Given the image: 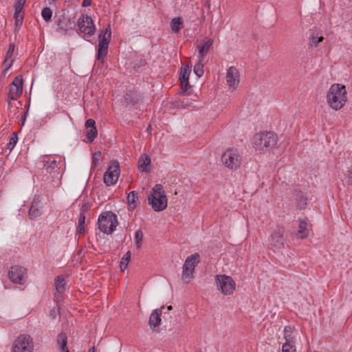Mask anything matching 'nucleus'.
Instances as JSON below:
<instances>
[{
    "instance_id": "obj_41",
    "label": "nucleus",
    "mask_w": 352,
    "mask_h": 352,
    "mask_svg": "<svg viewBox=\"0 0 352 352\" xmlns=\"http://www.w3.org/2000/svg\"><path fill=\"white\" fill-rule=\"evenodd\" d=\"M91 206V205L89 201L85 202L82 204V206H81L80 213H82L83 214H85V212H87L90 209Z\"/></svg>"
},
{
    "instance_id": "obj_45",
    "label": "nucleus",
    "mask_w": 352,
    "mask_h": 352,
    "mask_svg": "<svg viewBox=\"0 0 352 352\" xmlns=\"http://www.w3.org/2000/svg\"><path fill=\"white\" fill-rule=\"evenodd\" d=\"M56 165V160H52V162H46L45 163V167L46 168V169H49L50 168H53L54 167V166Z\"/></svg>"
},
{
    "instance_id": "obj_16",
    "label": "nucleus",
    "mask_w": 352,
    "mask_h": 352,
    "mask_svg": "<svg viewBox=\"0 0 352 352\" xmlns=\"http://www.w3.org/2000/svg\"><path fill=\"white\" fill-rule=\"evenodd\" d=\"M299 225L297 232V236L300 239H305L308 236L311 230V226L307 218L299 219Z\"/></svg>"
},
{
    "instance_id": "obj_22",
    "label": "nucleus",
    "mask_w": 352,
    "mask_h": 352,
    "mask_svg": "<svg viewBox=\"0 0 352 352\" xmlns=\"http://www.w3.org/2000/svg\"><path fill=\"white\" fill-rule=\"evenodd\" d=\"M138 169L140 171L148 173L151 170V159L149 156L144 153L141 155L138 160Z\"/></svg>"
},
{
    "instance_id": "obj_39",
    "label": "nucleus",
    "mask_w": 352,
    "mask_h": 352,
    "mask_svg": "<svg viewBox=\"0 0 352 352\" xmlns=\"http://www.w3.org/2000/svg\"><path fill=\"white\" fill-rule=\"evenodd\" d=\"M344 175L346 183L348 184L352 185V164L347 168Z\"/></svg>"
},
{
    "instance_id": "obj_5",
    "label": "nucleus",
    "mask_w": 352,
    "mask_h": 352,
    "mask_svg": "<svg viewBox=\"0 0 352 352\" xmlns=\"http://www.w3.org/2000/svg\"><path fill=\"white\" fill-rule=\"evenodd\" d=\"M200 262V255L198 253H195L188 256L182 267V278L186 283L194 278V271L196 265Z\"/></svg>"
},
{
    "instance_id": "obj_46",
    "label": "nucleus",
    "mask_w": 352,
    "mask_h": 352,
    "mask_svg": "<svg viewBox=\"0 0 352 352\" xmlns=\"http://www.w3.org/2000/svg\"><path fill=\"white\" fill-rule=\"evenodd\" d=\"M128 200V204H129V207L131 208H135V199H127Z\"/></svg>"
},
{
    "instance_id": "obj_50",
    "label": "nucleus",
    "mask_w": 352,
    "mask_h": 352,
    "mask_svg": "<svg viewBox=\"0 0 352 352\" xmlns=\"http://www.w3.org/2000/svg\"><path fill=\"white\" fill-rule=\"evenodd\" d=\"M88 352H95L94 346L91 347V348L88 351Z\"/></svg>"
},
{
    "instance_id": "obj_23",
    "label": "nucleus",
    "mask_w": 352,
    "mask_h": 352,
    "mask_svg": "<svg viewBox=\"0 0 352 352\" xmlns=\"http://www.w3.org/2000/svg\"><path fill=\"white\" fill-rule=\"evenodd\" d=\"M142 99L141 96L137 91H129L124 96V100L127 104H135Z\"/></svg>"
},
{
    "instance_id": "obj_17",
    "label": "nucleus",
    "mask_w": 352,
    "mask_h": 352,
    "mask_svg": "<svg viewBox=\"0 0 352 352\" xmlns=\"http://www.w3.org/2000/svg\"><path fill=\"white\" fill-rule=\"evenodd\" d=\"M43 208L41 199H33L29 210V216L31 219H35L42 214Z\"/></svg>"
},
{
    "instance_id": "obj_15",
    "label": "nucleus",
    "mask_w": 352,
    "mask_h": 352,
    "mask_svg": "<svg viewBox=\"0 0 352 352\" xmlns=\"http://www.w3.org/2000/svg\"><path fill=\"white\" fill-rule=\"evenodd\" d=\"M226 82L230 88L235 89L239 83V73L236 68L230 67L226 73Z\"/></svg>"
},
{
    "instance_id": "obj_13",
    "label": "nucleus",
    "mask_w": 352,
    "mask_h": 352,
    "mask_svg": "<svg viewBox=\"0 0 352 352\" xmlns=\"http://www.w3.org/2000/svg\"><path fill=\"white\" fill-rule=\"evenodd\" d=\"M214 40L209 37H205L196 41V47L198 51V58L204 59L208 52L212 47Z\"/></svg>"
},
{
    "instance_id": "obj_48",
    "label": "nucleus",
    "mask_w": 352,
    "mask_h": 352,
    "mask_svg": "<svg viewBox=\"0 0 352 352\" xmlns=\"http://www.w3.org/2000/svg\"><path fill=\"white\" fill-rule=\"evenodd\" d=\"M91 0H83L82 6L87 7L91 5Z\"/></svg>"
},
{
    "instance_id": "obj_7",
    "label": "nucleus",
    "mask_w": 352,
    "mask_h": 352,
    "mask_svg": "<svg viewBox=\"0 0 352 352\" xmlns=\"http://www.w3.org/2000/svg\"><path fill=\"white\" fill-rule=\"evenodd\" d=\"M33 341L31 337L26 334L19 336L13 342L12 352H32Z\"/></svg>"
},
{
    "instance_id": "obj_53",
    "label": "nucleus",
    "mask_w": 352,
    "mask_h": 352,
    "mask_svg": "<svg viewBox=\"0 0 352 352\" xmlns=\"http://www.w3.org/2000/svg\"><path fill=\"white\" fill-rule=\"evenodd\" d=\"M64 352H69V349H66L65 351H63Z\"/></svg>"
},
{
    "instance_id": "obj_4",
    "label": "nucleus",
    "mask_w": 352,
    "mask_h": 352,
    "mask_svg": "<svg viewBox=\"0 0 352 352\" xmlns=\"http://www.w3.org/2000/svg\"><path fill=\"white\" fill-rule=\"evenodd\" d=\"M221 160L228 169L236 170L241 166L242 157L237 149L230 148L223 153Z\"/></svg>"
},
{
    "instance_id": "obj_18",
    "label": "nucleus",
    "mask_w": 352,
    "mask_h": 352,
    "mask_svg": "<svg viewBox=\"0 0 352 352\" xmlns=\"http://www.w3.org/2000/svg\"><path fill=\"white\" fill-rule=\"evenodd\" d=\"M26 0H16V3L14 4V17L15 19V23L16 25H21L23 19V6L25 3Z\"/></svg>"
},
{
    "instance_id": "obj_11",
    "label": "nucleus",
    "mask_w": 352,
    "mask_h": 352,
    "mask_svg": "<svg viewBox=\"0 0 352 352\" xmlns=\"http://www.w3.org/2000/svg\"><path fill=\"white\" fill-rule=\"evenodd\" d=\"M284 228L277 226L272 232L269 239V247L274 251L282 248L284 245Z\"/></svg>"
},
{
    "instance_id": "obj_52",
    "label": "nucleus",
    "mask_w": 352,
    "mask_h": 352,
    "mask_svg": "<svg viewBox=\"0 0 352 352\" xmlns=\"http://www.w3.org/2000/svg\"><path fill=\"white\" fill-rule=\"evenodd\" d=\"M167 309H168V310H172L173 307H172L171 305H169V306H168V307H167Z\"/></svg>"
},
{
    "instance_id": "obj_43",
    "label": "nucleus",
    "mask_w": 352,
    "mask_h": 352,
    "mask_svg": "<svg viewBox=\"0 0 352 352\" xmlns=\"http://www.w3.org/2000/svg\"><path fill=\"white\" fill-rule=\"evenodd\" d=\"M96 122L93 119H89L85 122V126L87 129H91L92 127H96Z\"/></svg>"
},
{
    "instance_id": "obj_21",
    "label": "nucleus",
    "mask_w": 352,
    "mask_h": 352,
    "mask_svg": "<svg viewBox=\"0 0 352 352\" xmlns=\"http://www.w3.org/2000/svg\"><path fill=\"white\" fill-rule=\"evenodd\" d=\"M163 307H162L161 309H156L151 313L148 321L151 328L155 329L160 325L162 309Z\"/></svg>"
},
{
    "instance_id": "obj_27",
    "label": "nucleus",
    "mask_w": 352,
    "mask_h": 352,
    "mask_svg": "<svg viewBox=\"0 0 352 352\" xmlns=\"http://www.w3.org/2000/svg\"><path fill=\"white\" fill-rule=\"evenodd\" d=\"M65 278L63 276H58L55 280L54 286L56 287V291L61 294L65 290Z\"/></svg>"
},
{
    "instance_id": "obj_40",
    "label": "nucleus",
    "mask_w": 352,
    "mask_h": 352,
    "mask_svg": "<svg viewBox=\"0 0 352 352\" xmlns=\"http://www.w3.org/2000/svg\"><path fill=\"white\" fill-rule=\"evenodd\" d=\"M17 136L16 135V134L14 133L12 134V135L10 137V142L8 144V148L10 150V151H12L13 149V148L15 146L16 142H17Z\"/></svg>"
},
{
    "instance_id": "obj_34",
    "label": "nucleus",
    "mask_w": 352,
    "mask_h": 352,
    "mask_svg": "<svg viewBox=\"0 0 352 352\" xmlns=\"http://www.w3.org/2000/svg\"><path fill=\"white\" fill-rule=\"evenodd\" d=\"M98 131L96 127H92L91 129H87L86 131V136L89 142H92L96 137L97 136Z\"/></svg>"
},
{
    "instance_id": "obj_37",
    "label": "nucleus",
    "mask_w": 352,
    "mask_h": 352,
    "mask_svg": "<svg viewBox=\"0 0 352 352\" xmlns=\"http://www.w3.org/2000/svg\"><path fill=\"white\" fill-rule=\"evenodd\" d=\"M135 240L138 248H140L143 240V233L140 230H138L135 233Z\"/></svg>"
},
{
    "instance_id": "obj_51",
    "label": "nucleus",
    "mask_w": 352,
    "mask_h": 352,
    "mask_svg": "<svg viewBox=\"0 0 352 352\" xmlns=\"http://www.w3.org/2000/svg\"><path fill=\"white\" fill-rule=\"evenodd\" d=\"M151 129H152L151 126V125H148V128H147V131H151Z\"/></svg>"
},
{
    "instance_id": "obj_28",
    "label": "nucleus",
    "mask_w": 352,
    "mask_h": 352,
    "mask_svg": "<svg viewBox=\"0 0 352 352\" xmlns=\"http://www.w3.org/2000/svg\"><path fill=\"white\" fill-rule=\"evenodd\" d=\"M57 343L59 346V349L61 351H65L66 349H68L67 347V336L66 333L61 332L58 334V338H57Z\"/></svg>"
},
{
    "instance_id": "obj_9",
    "label": "nucleus",
    "mask_w": 352,
    "mask_h": 352,
    "mask_svg": "<svg viewBox=\"0 0 352 352\" xmlns=\"http://www.w3.org/2000/svg\"><path fill=\"white\" fill-rule=\"evenodd\" d=\"M78 33L92 36L95 33V25L92 19L87 15H82L78 20Z\"/></svg>"
},
{
    "instance_id": "obj_20",
    "label": "nucleus",
    "mask_w": 352,
    "mask_h": 352,
    "mask_svg": "<svg viewBox=\"0 0 352 352\" xmlns=\"http://www.w3.org/2000/svg\"><path fill=\"white\" fill-rule=\"evenodd\" d=\"M14 50V44L10 43L9 45L8 49L6 52L5 59L3 60V65L5 66L4 69V74L6 75L8 74V69L10 68V67L12 65L13 60L11 58L13 52Z\"/></svg>"
},
{
    "instance_id": "obj_10",
    "label": "nucleus",
    "mask_w": 352,
    "mask_h": 352,
    "mask_svg": "<svg viewBox=\"0 0 352 352\" xmlns=\"http://www.w3.org/2000/svg\"><path fill=\"white\" fill-rule=\"evenodd\" d=\"M8 277L12 283L23 285L28 278L27 270L19 265L12 266L8 271Z\"/></svg>"
},
{
    "instance_id": "obj_19",
    "label": "nucleus",
    "mask_w": 352,
    "mask_h": 352,
    "mask_svg": "<svg viewBox=\"0 0 352 352\" xmlns=\"http://www.w3.org/2000/svg\"><path fill=\"white\" fill-rule=\"evenodd\" d=\"M191 72V66L186 65L182 68L179 79L181 81V87L183 91H186L189 85V75Z\"/></svg>"
},
{
    "instance_id": "obj_38",
    "label": "nucleus",
    "mask_w": 352,
    "mask_h": 352,
    "mask_svg": "<svg viewBox=\"0 0 352 352\" xmlns=\"http://www.w3.org/2000/svg\"><path fill=\"white\" fill-rule=\"evenodd\" d=\"M41 14L45 21H49L52 16V12L49 8H45L42 10Z\"/></svg>"
},
{
    "instance_id": "obj_14",
    "label": "nucleus",
    "mask_w": 352,
    "mask_h": 352,
    "mask_svg": "<svg viewBox=\"0 0 352 352\" xmlns=\"http://www.w3.org/2000/svg\"><path fill=\"white\" fill-rule=\"evenodd\" d=\"M23 78L21 76H16L10 86L8 99L16 100L22 94Z\"/></svg>"
},
{
    "instance_id": "obj_31",
    "label": "nucleus",
    "mask_w": 352,
    "mask_h": 352,
    "mask_svg": "<svg viewBox=\"0 0 352 352\" xmlns=\"http://www.w3.org/2000/svg\"><path fill=\"white\" fill-rule=\"evenodd\" d=\"M204 59L198 58V62L194 66V72L198 77H201L204 74Z\"/></svg>"
},
{
    "instance_id": "obj_33",
    "label": "nucleus",
    "mask_w": 352,
    "mask_h": 352,
    "mask_svg": "<svg viewBox=\"0 0 352 352\" xmlns=\"http://www.w3.org/2000/svg\"><path fill=\"white\" fill-rule=\"evenodd\" d=\"M284 339L285 342H294V338L292 336V330L290 327H285L284 329Z\"/></svg>"
},
{
    "instance_id": "obj_30",
    "label": "nucleus",
    "mask_w": 352,
    "mask_h": 352,
    "mask_svg": "<svg viewBox=\"0 0 352 352\" xmlns=\"http://www.w3.org/2000/svg\"><path fill=\"white\" fill-rule=\"evenodd\" d=\"M70 22L68 19H65V17L60 18L58 21V29L61 31H63L65 34L69 28H70Z\"/></svg>"
},
{
    "instance_id": "obj_25",
    "label": "nucleus",
    "mask_w": 352,
    "mask_h": 352,
    "mask_svg": "<svg viewBox=\"0 0 352 352\" xmlns=\"http://www.w3.org/2000/svg\"><path fill=\"white\" fill-rule=\"evenodd\" d=\"M148 204L157 212L164 210L168 204L167 199H148Z\"/></svg>"
},
{
    "instance_id": "obj_24",
    "label": "nucleus",
    "mask_w": 352,
    "mask_h": 352,
    "mask_svg": "<svg viewBox=\"0 0 352 352\" xmlns=\"http://www.w3.org/2000/svg\"><path fill=\"white\" fill-rule=\"evenodd\" d=\"M167 194L161 184H156L152 189L148 198H166Z\"/></svg>"
},
{
    "instance_id": "obj_49",
    "label": "nucleus",
    "mask_w": 352,
    "mask_h": 352,
    "mask_svg": "<svg viewBox=\"0 0 352 352\" xmlns=\"http://www.w3.org/2000/svg\"><path fill=\"white\" fill-rule=\"evenodd\" d=\"M50 5L54 4L56 0H47Z\"/></svg>"
},
{
    "instance_id": "obj_26",
    "label": "nucleus",
    "mask_w": 352,
    "mask_h": 352,
    "mask_svg": "<svg viewBox=\"0 0 352 352\" xmlns=\"http://www.w3.org/2000/svg\"><path fill=\"white\" fill-rule=\"evenodd\" d=\"M85 232V214L80 213L78 220V226L76 228V234L78 235L83 234Z\"/></svg>"
},
{
    "instance_id": "obj_12",
    "label": "nucleus",
    "mask_w": 352,
    "mask_h": 352,
    "mask_svg": "<svg viewBox=\"0 0 352 352\" xmlns=\"http://www.w3.org/2000/svg\"><path fill=\"white\" fill-rule=\"evenodd\" d=\"M120 165L118 162L113 161L104 174L103 180L107 186L115 184L120 175Z\"/></svg>"
},
{
    "instance_id": "obj_29",
    "label": "nucleus",
    "mask_w": 352,
    "mask_h": 352,
    "mask_svg": "<svg viewBox=\"0 0 352 352\" xmlns=\"http://www.w3.org/2000/svg\"><path fill=\"white\" fill-rule=\"evenodd\" d=\"M182 19L180 17H175L171 20L170 28L173 32L178 33L182 25Z\"/></svg>"
},
{
    "instance_id": "obj_47",
    "label": "nucleus",
    "mask_w": 352,
    "mask_h": 352,
    "mask_svg": "<svg viewBox=\"0 0 352 352\" xmlns=\"http://www.w3.org/2000/svg\"><path fill=\"white\" fill-rule=\"evenodd\" d=\"M137 195L138 193L135 191H131L128 194L126 198H134L137 196Z\"/></svg>"
},
{
    "instance_id": "obj_42",
    "label": "nucleus",
    "mask_w": 352,
    "mask_h": 352,
    "mask_svg": "<svg viewBox=\"0 0 352 352\" xmlns=\"http://www.w3.org/2000/svg\"><path fill=\"white\" fill-rule=\"evenodd\" d=\"M306 200L307 199H298V201L297 203V207L300 210H302L306 207L307 204Z\"/></svg>"
},
{
    "instance_id": "obj_3",
    "label": "nucleus",
    "mask_w": 352,
    "mask_h": 352,
    "mask_svg": "<svg viewBox=\"0 0 352 352\" xmlns=\"http://www.w3.org/2000/svg\"><path fill=\"white\" fill-rule=\"evenodd\" d=\"M118 224L117 216L110 211L102 212L98 220V228L107 234L113 233Z\"/></svg>"
},
{
    "instance_id": "obj_8",
    "label": "nucleus",
    "mask_w": 352,
    "mask_h": 352,
    "mask_svg": "<svg viewBox=\"0 0 352 352\" xmlns=\"http://www.w3.org/2000/svg\"><path fill=\"white\" fill-rule=\"evenodd\" d=\"M111 28L109 24L106 29L100 34L99 35V43L97 58L102 62L104 60L107 54V50L109 43L111 39Z\"/></svg>"
},
{
    "instance_id": "obj_1",
    "label": "nucleus",
    "mask_w": 352,
    "mask_h": 352,
    "mask_svg": "<svg viewBox=\"0 0 352 352\" xmlns=\"http://www.w3.org/2000/svg\"><path fill=\"white\" fill-rule=\"evenodd\" d=\"M327 101L329 106L338 111L341 109L347 101L346 87L340 84H333L327 94Z\"/></svg>"
},
{
    "instance_id": "obj_6",
    "label": "nucleus",
    "mask_w": 352,
    "mask_h": 352,
    "mask_svg": "<svg viewBox=\"0 0 352 352\" xmlns=\"http://www.w3.org/2000/svg\"><path fill=\"white\" fill-rule=\"evenodd\" d=\"M215 283L218 290L223 295H231L236 289V283L232 278L225 274L216 275Z\"/></svg>"
},
{
    "instance_id": "obj_2",
    "label": "nucleus",
    "mask_w": 352,
    "mask_h": 352,
    "mask_svg": "<svg viewBox=\"0 0 352 352\" xmlns=\"http://www.w3.org/2000/svg\"><path fill=\"white\" fill-rule=\"evenodd\" d=\"M277 135L273 132H262L256 134L253 138V144L257 150L273 148L276 144Z\"/></svg>"
},
{
    "instance_id": "obj_36",
    "label": "nucleus",
    "mask_w": 352,
    "mask_h": 352,
    "mask_svg": "<svg viewBox=\"0 0 352 352\" xmlns=\"http://www.w3.org/2000/svg\"><path fill=\"white\" fill-rule=\"evenodd\" d=\"M324 40V38L322 36H315L314 33H312V34L309 37V41L311 45L317 46L318 44L320 42H322Z\"/></svg>"
},
{
    "instance_id": "obj_32",
    "label": "nucleus",
    "mask_w": 352,
    "mask_h": 352,
    "mask_svg": "<svg viewBox=\"0 0 352 352\" xmlns=\"http://www.w3.org/2000/svg\"><path fill=\"white\" fill-rule=\"evenodd\" d=\"M131 252L128 251L124 256L122 258L120 263V267L122 271H124L128 266L131 259Z\"/></svg>"
},
{
    "instance_id": "obj_35",
    "label": "nucleus",
    "mask_w": 352,
    "mask_h": 352,
    "mask_svg": "<svg viewBox=\"0 0 352 352\" xmlns=\"http://www.w3.org/2000/svg\"><path fill=\"white\" fill-rule=\"evenodd\" d=\"M282 352H296L294 342H285L282 346Z\"/></svg>"
},
{
    "instance_id": "obj_44",
    "label": "nucleus",
    "mask_w": 352,
    "mask_h": 352,
    "mask_svg": "<svg viewBox=\"0 0 352 352\" xmlns=\"http://www.w3.org/2000/svg\"><path fill=\"white\" fill-rule=\"evenodd\" d=\"M100 155V152H96L93 155V163H94L95 165H96L99 162Z\"/></svg>"
}]
</instances>
